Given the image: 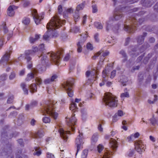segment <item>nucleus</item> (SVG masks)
I'll return each instance as SVG.
<instances>
[{
  "label": "nucleus",
  "mask_w": 158,
  "mask_h": 158,
  "mask_svg": "<svg viewBox=\"0 0 158 158\" xmlns=\"http://www.w3.org/2000/svg\"><path fill=\"white\" fill-rule=\"evenodd\" d=\"M15 73L13 72H12L9 76V78L10 80H12L15 77Z\"/></svg>",
  "instance_id": "54"
},
{
  "label": "nucleus",
  "mask_w": 158,
  "mask_h": 158,
  "mask_svg": "<svg viewBox=\"0 0 158 158\" xmlns=\"http://www.w3.org/2000/svg\"><path fill=\"white\" fill-rule=\"evenodd\" d=\"M40 35L35 34V38H33L32 37H30L29 38V41L30 42L31 44L34 43L40 38Z\"/></svg>",
  "instance_id": "20"
},
{
  "label": "nucleus",
  "mask_w": 158,
  "mask_h": 158,
  "mask_svg": "<svg viewBox=\"0 0 158 158\" xmlns=\"http://www.w3.org/2000/svg\"><path fill=\"white\" fill-rule=\"evenodd\" d=\"M4 38L3 37L0 38V49L3 45Z\"/></svg>",
  "instance_id": "63"
},
{
  "label": "nucleus",
  "mask_w": 158,
  "mask_h": 158,
  "mask_svg": "<svg viewBox=\"0 0 158 158\" xmlns=\"http://www.w3.org/2000/svg\"><path fill=\"white\" fill-rule=\"evenodd\" d=\"M86 47L88 50H92L93 48L92 45L89 43H87Z\"/></svg>",
  "instance_id": "43"
},
{
  "label": "nucleus",
  "mask_w": 158,
  "mask_h": 158,
  "mask_svg": "<svg viewBox=\"0 0 158 158\" xmlns=\"http://www.w3.org/2000/svg\"><path fill=\"white\" fill-rule=\"evenodd\" d=\"M103 148V146L101 144L98 145L97 147L98 152L100 153L102 151Z\"/></svg>",
  "instance_id": "38"
},
{
  "label": "nucleus",
  "mask_w": 158,
  "mask_h": 158,
  "mask_svg": "<svg viewBox=\"0 0 158 158\" xmlns=\"http://www.w3.org/2000/svg\"><path fill=\"white\" fill-rule=\"evenodd\" d=\"M51 82H52V81H51V79H45L44 81V82L45 84L50 83Z\"/></svg>",
  "instance_id": "59"
},
{
  "label": "nucleus",
  "mask_w": 158,
  "mask_h": 158,
  "mask_svg": "<svg viewBox=\"0 0 158 158\" xmlns=\"http://www.w3.org/2000/svg\"><path fill=\"white\" fill-rule=\"evenodd\" d=\"M30 89V91L33 93L37 91V87L35 84L33 83L31 84L29 86Z\"/></svg>",
  "instance_id": "23"
},
{
  "label": "nucleus",
  "mask_w": 158,
  "mask_h": 158,
  "mask_svg": "<svg viewBox=\"0 0 158 158\" xmlns=\"http://www.w3.org/2000/svg\"><path fill=\"white\" fill-rule=\"evenodd\" d=\"M73 31L75 33L80 32V29L78 27H75L73 28Z\"/></svg>",
  "instance_id": "60"
},
{
  "label": "nucleus",
  "mask_w": 158,
  "mask_h": 158,
  "mask_svg": "<svg viewBox=\"0 0 158 158\" xmlns=\"http://www.w3.org/2000/svg\"><path fill=\"white\" fill-rule=\"evenodd\" d=\"M151 123L153 126H155L156 124L158 125V122L157 123V121L156 118H154V115H152V118L150 119Z\"/></svg>",
  "instance_id": "27"
},
{
  "label": "nucleus",
  "mask_w": 158,
  "mask_h": 158,
  "mask_svg": "<svg viewBox=\"0 0 158 158\" xmlns=\"http://www.w3.org/2000/svg\"><path fill=\"white\" fill-rule=\"evenodd\" d=\"M69 108L72 112H73V113L71 118H68L67 117L66 118V121L67 125L70 128V129L73 131H74L75 128L74 126L76 125L77 122V119L74 117L75 114L74 113L77 111L78 108L77 106V105L73 102L71 104Z\"/></svg>",
  "instance_id": "4"
},
{
  "label": "nucleus",
  "mask_w": 158,
  "mask_h": 158,
  "mask_svg": "<svg viewBox=\"0 0 158 158\" xmlns=\"http://www.w3.org/2000/svg\"><path fill=\"white\" fill-rule=\"evenodd\" d=\"M41 154V150H39L38 151L36 152H34L33 153V155H37L38 156H40Z\"/></svg>",
  "instance_id": "56"
},
{
  "label": "nucleus",
  "mask_w": 158,
  "mask_h": 158,
  "mask_svg": "<svg viewBox=\"0 0 158 158\" xmlns=\"http://www.w3.org/2000/svg\"><path fill=\"white\" fill-rule=\"evenodd\" d=\"M74 20L75 22L77 21L79 18V12L75 11V12L73 15Z\"/></svg>",
  "instance_id": "31"
},
{
  "label": "nucleus",
  "mask_w": 158,
  "mask_h": 158,
  "mask_svg": "<svg viewBox=\"0 0 158 158\" xmlns=\"http://www.w3.org/2000/svg\"><path fill=\"white\" fill-rule=\"evenodd\" d=\"M98 36L99 34L98 33H96L94 35V39L95 41L97 42H98L99 41Z\"/></svg>",
  "instance_id": "53"
},
{
  "label": "nucleus",
  "mask_w": 158,
  "mask_h": 158,
  "mask_svg": "<svg viewBox=\"0 0 158 158\" xmlns=\"http://www.w3.org/2000/svg\"><path fill=\"white\" fill-rule=\"evenodd\" d=\"M43 136V133L40 131H39L33 134V137L35 138H40L42 137Z\"/></svg>",
  "instance_id": "24"
},
{
  "label": "nucleus",
  "mask_w": 158,
  "mask_h": 158,
  "mask_svg": "<svg viewBox=\"0 0 158 158\" xmlns=\"http://www.w3.org/2000/svg\"><path fill=\"white\" fill-rule=\"evenodd\" d=\"M6 74H4L0 76V79L2 81H5L6 79Z\"/></svg>",
  "instance_id": "50"
},
{
  "label": "nucleus",
  "mask_w": 158,
  "mask_h": 158,
  "mask_svg": "<svg viewBox=\"0 0 158 158\" xmlns=\"http://www.w3.org/2000/svg\"><path fill=\"white\" fill-rule=\"evenodd\" d=\"M46 156L47 158H55L54 155L52 153L47 152L46 153Z\"/></svg>",
  "instance_id": "44"
},
{
  "label": "nucleus",
  "mask_w": 158,
  "mask_h": 158,
  "mask_svg": "<svg viewBox=\"0 0 158 158\" xmlns=\"http://www.w3.org/2000/svg\"><path fill=\"white\" fill-rule=\"evenodd\" d=\"M58 10L59 14H61L62 12V7L61 5H59L58 7Z\"/></svg>",
  "instance_id": "51"
},
{
  "label": "nucleus",
  "mask_w": 158,
  "mask_h": 158,
  "mask_svg": "<svg viewBox=\"0 0 158 158\" xmlns=\"http://www.w3.org/2000/svg\"><path fill=\"white\" fill-rule=\"evenodd\" d=\"M92 12L93 13H95L97 11V7L96 5L92 6Z\"/></svg>",
  "instance_id": "57"
},
{
  "label": "nucleus",
  "mask_w": 158,
  "mask_h": 158,
  "mask_svg": "<svg viewBox=\"0 0 158 158\" xmlns=\"http://www.w3.org/2000/svg\"><path fill=\"white\" fill-rule=\"evenodd\" d=\"M156 0H151L150 1H148V0H141V4L143 6L146 7H150Z\"/></svg>",
  "instance_id": "17"
},
{
  "label": "nucleus",
  "mask_w": 158,
  "mask_h": 158,
  "mask_svg": "<svg viewBox=\"0 0 158 158\" xmlns=\"http://www.w3.org/2000/svg\"><path fill=\"white\" fill-rule=\"evenodd\" d=\"M31 13L34 21L37 25L39 24L41 20L43 19L44 18V13L42 12L39 15L37 10L35 9H32Z\"/></svg>",
  "instance_id": "9"
},
{
  "label": "nucleus",
  "mask_w": 158,
  "mask_h": 158,
  "mask_svg": "<svg viewBox=\"0 0 158 158\" xmlns=\"http://www.w3.org/2000/svg\"><path fill=\"white\" fill-rule=\"evenodd\" d=\"M22 150H19V151H18V152L16 153V158H22L21 156V155H22Z\"/></svg>",
  "instance_id": "46"
},
{
  "label": "nucleus",
  "mask_w": 158,
  "mask_h": 158,
  "mask_svg": "<svg viewBox=\"0 0 158 158\" xmlns=\"http://www.w3.org/2000/svg\"><path fill=\"white\" fill-rule=\"evenodd\" d=\"M94 26L97 29H102L103 28V26L101 23L99 22H95L94 23Z\"/></svg>",
  "instance_id": "28"
},
{
  "label": "nucleus",
  "mask_w": 158,
  "mask_h": 158,
  "mask_svg": "<svg viewBox=\"0 0 158 158\" xmlns=\"http://www.w3.org/2000/svg\"><path fill=\"white\" fill-rule=\"evenodd\" d=\"M116 73V70H113L111 73L110 78L111 79L113 78L115 76Z\"/></svg>",
  "instance_id": "47"
},
{
  "label": "nucleus",
  "mask_w": 158,
  "mask_h": 158,
  "mask_svg": "<svg viewBox=\"0 0 158 158\" xmlns=\"http://www.w3.org/2000/svg\"><path fill=\"white\" fill-rule=\"evenodd\" d=\"M81 117L82 119L83 120H85L86 118V113L84 110H81Z\"/></svg>",
  "instance_id": "30"
},
{
  "label": "nucleus",
  "mask_w": 158,
  "mask_h": 158,
  "mask_svg": "<svg viewBox=\"0 0 158 158\" xmlns=\"http://www.w3.org/2000/svg\"><path fill=\"white\" fill-rule=\"evenodd\" d=\"M82 43L80 42H78L77 45V51L78 52H81L82 51Z\"/></svg>",
  "instance_id": "29"
},
{
  "label": "nucleus",
  "mask_w": 158,
  "mask_h": 158,
  "mask_svg": "<svg viewBox=\"0 0 158 158\" xmlns=\"http://www.w3.org/2000/svg\"><path fill=\"white\" fill-rule=\"evenodd\" d=\"M127 139L129 142L133 141L134 139L133 137V134H132L131 136H128Z\"/></svg>",
  "instance_id": "49"
},
{
  "label": "nucleus",
  "mask_w": 158,
  "mask_h": 158,
  "mask_svg": "<svg viewBox=\"0 0 158 158\" xmlns=\"http://www.w3.org/2000/svg\"><path fill=\"white\" fill-rule=\"evenodd\" d=\"M42 120L43 122L45 123H48L51 121L50 118L49 117H44Z\"/></svg>",
  "instance_id": "34"
},
{
  "label": "nucleus",
  "mask_w": 158,
  "mask_h": 158,
  "mask_svg": "<svg viewBox=\"0 0 158 158\" xmlns=\"http://www.w3.org/2000/svg\"><path fill=\"white\" fill-rule=\"evenodd\" d=\"M147 34L144 32L143 35H140L137 38V40L138 44L139 45L142 44L144 42V37L146 36Z\"/></svg>",
  "instance_id": "19"
},
{
  "label": "nucleus",
  "mask_w": 158,
  "mask_h": 158,
  "mask_svg": "<svg viewBox=\"0 0 158 158\" xmlns=\"http://www.w3.org/2000/svg\"><path fill=\"white\" fill-rule=\"evenodd\" d=\"M102 52V50H101L100 51L97 52V53L95 54V55H94V56H93L92 57V59L93 60L95 59L97 57H98L99 55H100L101 54Z\"/></svg>",
  "instance_id": "41"
},
{
  "label": "nucleus",
  "mask_w": 158,
  "mask_h": 158,
  "mask_svg": "<svg viewBox=\"0 0 158 158\" xmlns=\"http://www.w3.org/2000/svg\"><path fill=\"white\" fill-rule=\"evenodd\" d=\"M79 135L76 139L75 141L76 145L77 147V151L76 156L77 155V153L81 147L82 145L83 144V134L82 133H80L79 131Z\"/></svg>",
  "instance_id": "12"
},
{
  "label": "nucleus",
  "mask_w": 158,
  "mask_h": 158,
  "mask_svg": "<svg viewBox=\"0 0 158 158\" xmlns=\"http://www.w3.org/2000/svg\"><path fill=\"white\" fill-rule=\"evenodd\" d=\"M109 146L110 148V150L107 151L104 153L102 158H110L111 155L114 154L117 149L118 147L117 142L114 139H111L110 140Z\"/></svg>",
  "instance_id": "6"
},
{
  "label": "nucleus",
  "mask_w": 158,
  "mask_h": 158,
  "mask_svg": "<svg viewBox=\"0 0 158 158\" xmlns=\"http://www.w3.org/2000/svg\"><path fill=\"white\" fill-rule=\"evenodd\" d=\"M154 100L153 101H151V100H148V102L150 104H152V103H154V102H156V100H157V96L156 95H154Z\"/></svg>",
  "instance_id": "48"
},
{
  "label": "nucleus",
  "mask_w": 158,
  "mask_h": 158,
  "mask_svg": "<svg viewBox=\"0 0 158 158\" xmlns=\"http://www.w3.org/2000/svg\"><path fill=\"white\" fill-rule=\"evenodd\" d=\"M14 98L13 95L10 96L8 98L7 100L8 103H11L13 102V100Z\"/></svg>",
  "instance_id": "42"
},
{
  "label": "nucleus",
  "mask_w": 158,
  "mask_h": 158,
  "mask_svg": "<svg viewBox=\"0 0 158 158\" xmlns=\"http://www.w3.org/2000/svg\"><path fill=\"white\" fill-rule=\"evenodd\" d=\"M123 16V15L120 10H117L115 9L113 18H110V20L115 21L121 19Z\"/></svg>",
  "instance_id": "15"
},
{
  "label": "nucleus",
  "mask_w": 158,
  "mask_h": 158,
  "mask_svg": "<svg viewBox=\"0 0 158 158\" xmlns=\"http://www.w3.org/2000/svg\"><path fill=\"white\" fill-rule=\"evenodd\" d=\"M139 0H127L125 1V2L130 4L137 2Z\"/></svg>",
  "instance_id": "39"
},
{
  "label": "nucleus",
  "mask_w": 158,
  "mask_h": 158,
  "mask_svg": "<svg viewBox=\"0 0 158 158\" xmlns=\"http://www.w3.org/2000/svg\"><path fill=\"white\" fill-rule=\"evenodd\" d=\"M58 77V76L56 74H54L53 75L51 78V81L52 82L55 81V80Z\"/></svg>",
  "instance_id": "52"
},
{
  "label": "nucleus",
  "mask_w": 158,
  "mask_h": 158,
  "mask_svg": "<svg viewBox=\"0 0 158 158\" xmlns=\"http://www.w3.org/2000/svg\"><path fill=\"white\" fill-rule=\"evenodd\" d=\"M20 86L22 88L25 94L27 95L28 94V90L27 88V85L25 83H22L20 84Z\"/></svg>",
  "instance_id": "21"
},
{
  "label": "nucleus",
  "mask_w": 158,
  "mask_h": 158,
  "mask_svg": "<svg viewBox=\"0 0 158 158\" xmlns=\"http://www.w3.org/2000/svg\"><path fill=\"white\" fill-rule=\"evenodd\" d=\"M22 22L25 25H27L30 22V19L29 18H24Z\"/></svg>",
  "instance_id": "33"
},
{
  "label": "nucleus",
  "mask_w": 158,
  "mask_h": 158,
  "mask_svg": "<svg viewBox=\"0 0 158 158\" xmlns=\"http://www.w3.org/2000/svg\"><path fill=\"white\" fill-rule=\"evenodd\" d=\"M10 51H9V52H6L5 54L2 58L0 60V63L1 64L4 62H7L10 58Z\"/></svg>",
  "instance_id": "18"
},
{
  "label": "nucleus",
  "mask_w": 158,
  "mask_h": 158,
  "mask_svg": "<svg viewBox=\"0 0 158 158\" xmlns=\"http://www.w3.org/2000/svg\"><path fill=\"white\" fill-rule=\"evenodd\" d=\"M34 74L33 73H28L25 79L26 81H29L34 77Z\"/></svg>",
  "instance_id": "26"
},
{
  "label": "nucleus",
  "mask_w": 158,
  "mask_h": 158,
  "mask_svg": "<svg viewBox=\"0 0 158 158\" xmlns=\"http://www.w3.org/2000/svg\"><path fill=\"white\" fill-rule=\"evenodd\" d=\"M120 53L122 55L123 57L124 58V59L123 60V62H125V61L127 60V57L124 51L123 50L121 51L120 52Z\"/></svg>",
  "instance_id": "32"
},
{
  "label": "nucleus",
  "mask_w": 158,
  "mask_h": 158,
  "mask_svg": "<svg viewBox=\"0 0 158 158\" xmlns=\"http://www.w3.org/2000/svg\"><path fill=\"white\" fill-rule=\"evenodd\" d=\"M115 114H116V116H122L123 115V111L121 110H118V112Z\"/></svg>",
  "instance_id": "45"
},
{
  "label": "nucleus",
  "mask_w": 158,
  "mask_h": 158,
  "mask_svg": "<svg viewBox=\"0 0 158 158\" xmlns=\"http://www.w3.org/2000/svg\"><path fill=\"white\" fill-rule=\"evenodd\" d=\"M85 4V1L82 2L81 3L79 4L77 6L76 11L77 12H79L80 10L83 9Z\"/></svg>",
  "instance_id": "22"
},
{
  "label": "nucleus",
  "mask_w": 158,
  "mask_h": 158,
  "mask_svg": "<svg viewBox=\"0 0 158 158\" xmlns=\"http://www.w3.org/2000/svg\"><path fill=\"white\" fill-rule=\"evenodd\" d=\"M38 104V102L36 101H32L30 104L31 108H33L36 106Z\"/></svg>",
  "instance_id": "36"
},
{
  "label": "nucleus",
  "mask_w": 158,
  "mask_h": 158,
  "mask_svg": "<svg viewBox=\"0 0 158 158\" xmlns=\"http://www.w3.org/2000/svg\"><path fill=\"white\" fill-rule=\"evenodd\" d=\"M103 101L106 105L110 107H115L117 106L118 100L117 98L110 93H106L105 94Z\"/></svg>",
  "instance_id": "5"
},
{
  "label": "nucleus",
  "mask_w": 158,
  "mask_h": 158,
  "mask_svg": "<svg viewBox=\"0 0 158 158\" xmlns=\"http://www.w3.org/2000/svg\"><path fill=\"white\" fill-rule=\"evenodd\" d=\"M70 58V56L69 54H67L64 57L63 60L64 61H68Z\"/></svg>",
  "instance_id": "55"
},
{
  "label": "nucleus",
  "mask_w": 158,
  "mask_h": 158,
  "mask_svg": "<svg viewBox=\"0 0 158 158\" xmlns=\"http://www.w3.org/2000/svg\"><path fill=\"white\" fill-rule=\"evenodd\" d=\"M58 131L61 137L64 139L65 142H66L68 139L67 135L70 134V131H65L62 128H60Z\"/></svg>",
  "instance_id": "14"
},
{
  "label": "nucleus",
  "mask_w": 158,
  "mask_h": 158,
  "mask_svg": "<svg viewBox=\"0 0 158 158\" xmlns=\"http://www.w3.org/2000/svg\"><path fill=\"white\" fill-rule=\"evenodd\" d=\"M74 82V79L72 78H70L62 84V86L67 91L68 96L70 97H73V95L72 89Z\"/></svg>",
  "instance_id": "7"
},
{
  "label": "nucleus",
  "mask_w": 158,
  "mask_h": 158,
  "mask_svg": "<svg viewBox=\"0 0 158 158\" xmlns=\"http://www.w3.org/2000/svg\"><path fill=\"white\" fill-rule=\"evenodd\" d=\"M38 51V48L37 47L33 46L32 50H26L24 53L25 57L27 60V62L28 63L30 62L31 58L29 56L30 55L32 56L35 54V52Z\"/></svg>",
  "instance_id": "10"
},
{
  "label": "nucleus",
  "mask_w": 158,
  "mask_h": 158,
  "mask_svg": "<svg viewBox=\"0 0 158 158\" xmlns=\"http://www.w3.org/2000/svg\"><path fill=\"white\" fill-rule=\"evenodd\" d=\"M48 31H47L43 35V39L44 40H48V39L49 37V35L48 34Z\"/></svg>",
  "instance_id": "40"
},
{
  "label": "nucleus",
  "mask_w": 158,
  "mask_h": 158,
  "mask_svg": "<svg viewBox=\"0 0 158 158\" xmlns=\"http://www.w3.org/2000/svg\"><path fill=\"white\" fill-rule=\"evenodd\" d=\"M129 97V94L127 92L123 93L121 94L120 97L121 98L124 99L125 98H128Z\"/></svg>",
  "instance_id": "35"
},
{
  "label": "nucleus",
  "mask_w": 158,
  "mask_h": 158,
  "mask_svg": "<svg viewBox=\"0 0 158 158\" xmlns=\"http://www.w3.org/2000/svg\"><path fill=\"white\" fill-rule=\"evenodd\" d=\"M152 53L148 54L147 56L145 58L144 60H148L150 58L152 57Z\"/></svg>",
  "instance_id": "62"
},
{
  "label": "nucleus",
  "mask_w": 158,
  "mask_h": 158,
  "mask_svg": "<svg viewBox=\"0 0 158 158\" xmlns=\"http://www.w3.org/2000/svg\"><path fill=\"white\" fill-rule=\"evenodd\" d=\"M98 134L97 133L94 134L91 138V143L92 144L95 143L98 140Z\"/></svg>",
  "instance_id": "25"
},
{
  "label": "nucleus",
  "mask_w": 158,
  "mask_h": 158,
  "mask_svg": "<svg viewBox=\"0 0 158 158\" xmlns=\"http://www.w3.org/2000/svg\"><path fill=\"white\" fill-rule=\"evenodd\" d=\"M55 104L56 103H54L53 101H50L49 102H48L42 110L43 115H44L47 114L49 115L54 119H56L58 117V114L55 112L54 110L55 108Z\"/></svg>",
  "instance_id": "3"
},
{
  "label": "nucleus",
  "mask_w": 158,
  "mask_h": 158,
  "mask_svg": "<svg viewBox=\"0 0 158 158\" xmlns=\"http://www.w3.org/2000/svg\"><path fill=\"white\" fill-rule=\"evenodd\" d=\"M64 49L62 48H60L56 53L52 52L51 54L48 53V55H49L51 58L52 61L55 63V64L58 65L60 60L64 53Z\"/></svg>",
  "instance_id": "8"
},
{
  "label": "nucleus",
  "mask_w": 158,
  "mask_h": 158,
  "mask_svg": "<svg viewBox=\"0 0 158 158\" xmlns=\"http://www.w3.org/2000/svg\"><path fill=\"white\" fill-rule=\"evenodd\" d=\"M65 22V20L61 21L59 16L56 15L52 18L50 21L47 24V28L48 31L50 30L53 32L61 26L62 24H64Z\"/></svg>",
  "instance_id": "2"
},
{
  "label": "nucleus",
  "mask_w": 158,
  "mask_h": 158,
  "mask_svg": "<svg viewBox=\"0 0 158 158\" xmlns=\"http://www.w3.org/2000/svg\"><path fill=\"white\" fill-rule=\"evenodd\" d=\"M18 142L21 146H24L23 140L22 139H19L18 140Z\"/></svg>",
  "instance_id": "61"
},
{
  "label": "nucleus",
  "mask_w": 158,
  "mask_h": 158,
  "mask_svg": "<svg viewBox=\"0 0 158 158\" xmlns=\"http://www.w3.org/2000/svg\"><path fill=\"white\" fill-rule=\"evenodd\" d=\"M98 129L99 131L100 132H102L103 131V128L102 127V124H99L98 126Z\"/></svg>",
  "instance_id": "64"
},
{
  "label": "nucleus",
  "mask_w": 158,
  "mask_h": 158,
  "mask_svg": "<svg viewBox=\"0 0 158 158\" xmlns=\"http://www.w3.org/2000/svg\"><path fill=\"white\" fill-rule=\"evenodd\" d=\"M145 13L143 11H140L138 15H133L127 19L126 22L130 23L131 25H124V30L129 33H133L136 29V27L144 21V19L139 18V15H143Z\"/></svg>",
  "instance_id": "1"
},
{
  "label": "nucleus",
  "mask_w": 158,
  "mask_h": 158,
  "mask_svg": "<svg viewBox=\"0 0 158 158\" xmlns=\"http://www.w3.org/2000/svg\"><path fill=\"white\" fill-rule=\"evenodd\" d=\"M135 150L139 153H141L142 152L145 151L146 147L143 144L142 141L139 140L136 141L135 143Z\"/></svg>",
  "instance_id": "13"
},
{
  "label": "nucleus",
  "mask_w": 158,
  "mask_h": 158,
  "mask_svg": "<svg viewBox=\"0 0 158 158\" xmlns=\"http://www.w3.org/2000/svg\"><path fill=\"white\" fill-rule=\"evenodd\" d=\"M106 70L105 69L102 72V77L103 78H105L106 77Z\"/></svg>",
  "instance_id": "58"
},
{
  "label": "nucleus",
  "mask_w": 158,
  "mask_h": 158,
  "mask_svg": "<svg viewBox=\"0 0 158 158\" xmlns=\"http://www.w3.org/2000/svg\"><path fill=\"white\" fill-rule=\"evenodd\" d=\"M48 57L46 55H45L43 56L41 60V63L42 64V65L40 64L38 65L37 66V70L39 73H41L43 72L46 70V68L45 65H46V63L48 62Z\"/></svg>",
  "instance_id": "11"
},
{
  "label": "nucleus",
  "mask_w": 158,
  "mask_h": 158,
  "mask_svg": "<svg viewBox=\"0 0 158 158\" xmlns=\"http://www.w3.org/2000/svg\"><path fill=\"white\" fill-rule=\"evenodd\" d=\"M18 6L14 5L10 6L7 9V15L10 17L14 16L15 15V12L14 10L17 9L18 8Z\"/></svg>",
  "instance_id": "16"
},
{
  "label": "nucleus",
  "mask_w": 158,
  "mask_h": 158,
  "mask_svg": "<svg viewBox=\"0 0 158 158\" xmlns=\"http://www.w3.org/2000/svg\"><path fill=\"white\" fill-rule=\"evenodd\" d=\"M35 81L37 85H40L41 84L42 81L41 79L39 77H37L35 80Z\"/></svg>",
  "instance_id": "37"
}]
</instances>
